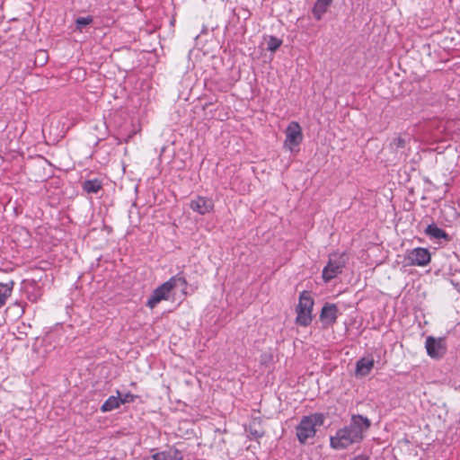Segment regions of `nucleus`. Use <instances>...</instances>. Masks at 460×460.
I'll list each match as a JSON object with an SVG mask.
<instances>
[{"mask_svg":"<svg viewBox=\"0 0 460 460\" xmlns=\"http://www.w3.org/2000/svg\"><path fill=\"white\" fill-rule=\"evenodd\" d=\"M371 421L360 414H353L349 425L339 429L334 436L330 438V446L335 450H343L354 444H359L364 439V433L370 428Z\"/></svg>","mask_w":460,"mask_h":460,"instance_id":"obj_1","label":"nucleus"},{"mask_svg":"<svg viewBox=\"0 0 460 460\" xmlns=\"http://www.w3.org/2000/svg\"><path fill=\"white\" fill-rule=\"evenodd\" d=\"M187 280L181 272L176 274L170 278L166 282L163 283L159 287H157L149 296L146 301V306L153 309L155 308L161 301L168 300L170 296V293L172 289L177 287H181V290L185 292L187 288Z\"/></svg>","mask_w":460,"mask_h":460,"instance_id":"obj_2","label":"nucleus"},{"mask_svg":"<svg viewBox=\"0 0 460 460\" xmlns=\"http://www.w3.org/2000/svg\"><path fill=\"white\" fill-rule=\"evenodd\" d=\"M324 420V415L320 412L303 416L296 429L298 441L305 444L308 438H313L316 434V428L323 426Z\"/></svg>","mask_w":460,"mask_h":460,"instance_id":"obj_3","label":"nucleus"},{"mask_svg":"<svg viewBox=\"0 0 460 460\" xmlns=\"http://www.w3.org/2000/svg\"><path fill=\"white\" fill-rule=\"evenodd\" d=\"M346 261L344 255L332 254L329 258L327 265L323 270V279L325 283L330 282L342 272Z\"/></svg>","mask_w":460,"mask_h":460,"instance_id":"obj_4","label":"nucleus"},{"mask_svg":"<svg viewBox=\"0 0 460 460\" xmlns=\"http://www.w3.org/2000/svg\"><path fill=\"white\" fill-rule=\"evenodd\" d=\"M430 252L427 248H414L407 252L405 260L411 266H426L430 262Z\"/></svg>","mask_w":460,"mask_h":460,"instance_id":"obj_5","label":"nucleus"},{"mask_svg":"<svg viewBox=\"0 0 460 460\" xmlns=\"http://www.w3.org/2000/svg\"><path fill=\"white\" fill-rule=\"evenodd\" d=\"M302 140L303 134L301 127L297 122H290L286 129L285 146L290 151H293V148L298 146Z\"/></svg>","mask_w":460,"mask_h":460,"instance_id":"obj_6","label":"nucleus"},{"mask_svg":"<svg viewBox=\"0 0 460 460\" xmlns=\"http://www.w3.org/2000/svg\"><path fill=\"white\" fill-rule=\"evenodd\" d=\"M425 347L428 355L432 358H442L446 353V341L444 338L429 336L426 339Z\"/></svg>","mask_w":460,"mask_h":460,"instance_id":"obj_7","label":"nucleus"},{"mask_svg":"<svg viewBox=\"0 0 460 460\" xmlns=\"http://www.w3.org/2000/svg\"><path fill=\"white\" fill-rule=\"evenodd\" d=\"M339 308L335 304L326 303L320 313V322L323 328L332 326L338 318Z\"/></svg>","mask_w":460,"mask_h":460,"instance_id":"obj_8","label":"nucleus"},{"mask_svg":"<svg viewBox=\"0 0 460 460\" xmlns=\"http://www.w3.org/2000/svg\"><path fill=\"white\" fill-rule=\"evenodd\" d=\"M190 208L199 215H206L214 209V201L212 199L198 196L190 203Z\"/></svg>","mask_w":460,"mask_h":460,"instance_id":"obj_9","label":"nucleus"},{"mask_svg":"<svg viewBox=\"0 0 460 460\" xmlns=\"http://www.w3.org/2000/svg\"><path fill=\"white\" fill-rule=\"evenodd\" d=\"M333 0H316L312 13L316 21L322 20L323 14L327 13L329 7L332 5Z\"/></svg>","mask_w":460,"mask_h":460,"instance_id":"obj_10","label":"nucleus"},{"mask_svg":"<svg viewBox=\"0 0 460 460\" xmlns=\"http://www.w3.org/2000/svg\"><path fill=\"white\" fill-rule=\"evenodd\" d=\"M424 233L427 236H429L431 239H436V240L444 239L445 241L450 240L448 234L442 228H439L434 223L429 225L425 228Z\"/></svg>","mask_w":460,"mask_h":460,"instance_id":"obj_11","label":"nucleus"},{"mask_svg":"<svg viewBox=\"0 0 460 460\" xmlns=\"http://www.w3.org/2000/svg\"><path fill=\"white\" fill-rule=\"evenodd\" d=\"M374 359L368 358H362L356 363V375L360 376H367L374 367Z\"/></svg>","mask_w":460,"mask_h":460,"instance_id":"obj_12","label":"nucleus"},{"mask_svg":"<svg viewBox=\"0 0 460 460\" xmlns=\"http://www.w3.org/2000/svg\"><path fill=\"white\" fill-rule=\"evenodd\" d=\"M314 305V301L311 296V293L309 291L305 290L300 293L299 301L296 309L313 311Z\"/></svg>","mask_w":460,"mask_h":460,"instance_id":"obj_13","label":"nucleus"},{"mask_svg":"<svg viewBox=\"0 0 460 460\" xmlns=\"http://www.w3.org/2000/svg\"><path fill=\"white\" fill-rule=\"evenodd\" d=\"M117 396H110L101 406V411L102 412L111 411L115 409H118L121 405L120 400V393L117 391Z\"/></svg>","mask_w":460,"mask_h":460,"instance_id":"obj_14","label":"nucleus"},{"mask_svg":"<svg viewBox=\"0 0 460 460\" xmlns=\"http://www.w3.org/2000/svg\"><path fill=\"white\" fill-rule=\"evenodd\" d=\"M14 282L13 280L7 283H0V308H2L8 297L11 296L13 289Z\"/></svg>","mask_w":460,"mask_h":460,"instance_id":"obj_15","label":"nucleus"},{"mask_svg":"<svg viewBox=\"0 0 460 460\" xmlns=\"http://www.w3.org/2000/svg\"><path fill=\"white\" fill-rule=\"evenodd\" d=\"M296 323L302 327H307L311 324L313 317L312 311L296 309Z\"/></svg>","mask_w":460,"mask_h":460,"instance_id":"obj_16","label":"nucleus"},{"mask_svg":"<svg viewBox=\"0 0 460 460\" xmlns=\"http://www.w3.org/2000/svg\"><path fill=\"white\" fill-rule=\"evenodd\" d=\"M102 188V182L99 179L86 180L82 183L84 191L89 194H95Z\"/></svg>","mask_w":460,"mask_h":460,"instance_id":"obj_17","label":"nucleus"},{"mask_svg":"<svg viewBox=\"0 0 460 460\" xmlns=\"http://www.w3.org/2000/svg\"><path fill=\"white\" fill-rule=\"evenodd\" d=\"M406 139L399 136L392 140L390 146L395 152H400L402 149L406 147Z\"/></svg>","mask_w":460,"mask_h":460,"instance_id":"obj_18","label":"nucleus"},{"mask_svg":"<svg viewBox=\"0 0 460 460\" xmlns=\"http://www.w3.org/2000/svg\"><path fill=\"white\" fill-rule=\"evenodd\" d=\"M92 22H93L92 16L78 17L75 20L76 29L79 31H82L84 27H86L87 25H89Z\"/></svg>","mask_w":460,"mask_h":460,"instance_id":"obj_19","label":"nucleus"},{"mask_svg":"<svg viewBox=\"0 0 460 460\" xmlns=\"http://www.w3.org/2000/svg\"><path fill=\"white\" fill-rule=\"evenodd\" d=\"M282 41L281 40L271 36L270 38V40L268 41V50L274 52L276 51L281 45Z\"/></svg>","mask_w":460,"mask_h":460,"instance_id":"obj_20","label":"nucleus"},{"mask_svg":"<svg viewBox=\"0 0 460 460\" xmlns=\"http://www.w3.org/2000/svg\"><path fill=\"white\" fill-rule=\"evenodd\" d=\"M31 288L32 291L27 290V298L31 302H37L40 299L41 294L35 285H32Z\"/></svg>","mask_w":460,"mask_h":460,"instance_id":"obj_21","label":"nucleus"},{"mask_svg":"<svg viewBox=\"0 0 460 460\" xmlns=\"http://www.w3.org/2000/svg\"><path fill=\"white\" fill-rule=\"evenodd\" d=\"M137 398V395L133 394L129 392L124 394H120L121 404L133 402Z\"/></svg>","mask_w":460,"mask_h":460,"instance_id":"obj_22","label":"nucleus"},{"mask_svg":"<svg viewBox=\"0 0 460 460\" xmlns=\"http://www.w3.org/2000/svg\"><path fill=\"white\" fill-rule=\"evenodd\" d=\"M168 451V454L170 455L171 460H183V456L181 451L175 448H170Z\"/></svg>","mask_w":460,"mask_h":460,"instance_id":"obj_23","label":"nucleus"},{"mask_svg":"<svg viewBox=\"0 0 460 460\" xmlns=\"http://www.w3.org/2000/svg\"><path fill=\"white\" fill-rule=\"evenodd\" d=\"M168 451L155 453L152 456L153 460H171Z\"/></svg>","mask_w":460,"mask_h":460,"instance_id":"obj_24","label":"nucleus"},{"mask_svg":"<svg viewBox=\"0 0 460 460\" xmlns=\"http://www.w3.org/2000/svg\"><path fill=\"white\" fill-rule=\"evenodd\" d=\"M36 58L40 59V61L41 62V65H43L46 62V59H47V52L44 51V50H40L37 53V58Z\"/></svg>","mask_w":460,"mask_h":460,"instance_id":"obj_25","label":"nucleus"},{"mask_svg":"<svg viewBox=\"0 0 460 460\" xmlns=\"http://www.w3.org/2000/svg\"><path fill=\"white\" fill-rule=\"evenodd\" d=\"M250 433L255 438H261L263 437L264 433L262 431H258L256 429H252V428L251 427L250 428Z\"/></svg>","mask_w":460,"mask_h":460,"instance_id":"obj_26","label":"nucleus"},{"mask_svg":"<svg viewBox=\"0 0 460 460\" xmlns=\"http://www.w3.org/2000/svg\"><path fill=\"white\" fill-rule=\"evenodd\" d=\"M353 460H369V457L360 455V456H356Z\"/></svg>","mask_w":460,"mask_h":460,"instance_id":"obj_27","label":"nucleus"}]
</instances>
